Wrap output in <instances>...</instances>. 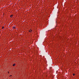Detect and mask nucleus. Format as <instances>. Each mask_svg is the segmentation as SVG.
Returning a JSON list of instances; mask_svg holds the SVG:
<instances>
[{"mask_svg": "<svg viewBox=\"0 0 79 79\" xmlns=\"http://www.w3.org/2000/svg\"><path fill=\"white\" fill-rule=\"evenodd\" d=\"M13 29H15V27L14 26L13 27Z\"/></svg>", "mask_w": 79, "mask_h": 79, "instance_id": "nucleus-4", "label": "nucleus"}, {"mask_svg": "<svg viewBox=\"0 0 79 79\" xmlns=\"http://www.w3.org/2000/svg\"><path fill=\"white\" fill-rule=\"evenodd\" d=\"M4 27H2V29H4Z\"/></svg>", "mask_w": 79, "mask_h": 79, "instance_id": "nucleus-6", "label": "nucleus"}, {"mask_svg": "<svg viewBox=\"0 0 79 79\" xmlns=\"http://www.w3.org/2000/svg\"><path fill=\"white\" fill-rule=\"evenodd\" d=\"M13 15H10V17L11 18H12V17H13Z\"/></svg>", "mask_w": 79, "mask_h": 79, "instance_id": "nucleus-2", "label": "nucleus"}, {"mask_svg": "<svg viewBox=\"0 0 79 79\" xmlns=\"http://www.w3.org/2000/svg\"><path fill=\"white\" fill-rule=\"evenodd\" d=\"M10 76H12V75H10Z\"/></svg>", "mask_w": 79, "mask_h": 79, "instance_id": "nucleus-7", "label": "nucleus"}, {"mask_svg": "<svg viewBox=\"0 0 79 79\" xmlns=\"http://www.w3.org/2000/svg\"><path fill=\"white\" fill-rule=\"evenodd\" d=\"M8 73H9V72H8Z\"/></svg>", "mask_w": 79, "mask_h": 79, "instance_id": "nucleus-8", "label": "nucleus"}, {"mask_svg": "<svg viewBox=\"0 0 79 79\" xmlns=\"http://www.w3.org/2000/svg\"><path fill=\"white\" fill-rule=\"evenodd\" d=\"M73 75L74 76V75H75V74L74 73H73Z\"/></svg>", "mask_w": 79, "mask_h": 79, "instance_id": "nucleus-5", "label": "nucleus"}, {"mask_svg": "<svg viewBox=\"0 0 79 79\" xmlns=\"http://www.w3.org/2000/svg\"><path fill=\"white\" fill-rule=\"evenodd\" d=\"M15 66V64H13V66Z\"/></svg>", "mask_w": 79, "mask_h": 79, "instance_id": "nucleus-3", "label": "nucleus"}, {"mask_svg": "<svg viewBox=\"0 0 79 79\" xmlns=\"http://www.w3.org/2000/svg\"><path fill=\"white\" fill-rule=\"evenodd\" d=\"M29 32H31V31H32V30H30L29 31Z\"/></svg>", "mask_w": 79, "mask_h": 79, "instance_id": "nucleus-1", "label": "nucleus"}]
</instances>
